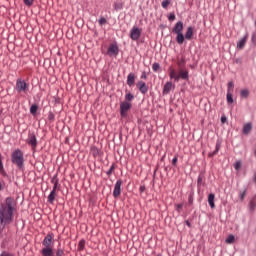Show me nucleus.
<instances>
[{
    "instance_id": "1",
    "label": "nucleus",
    "mask_w": 256,
    "mask_h": 256,
    "mask_svg": "<svg viewBox=\"0 0 256 256\" xmlns=\"http://www.w3.org/2000/svg\"><path fill=\"white\" fill-rule=\"evenodd\" d=\"M13 222V206L11 204H0V229Z\"/></svg>"
},
{
    "instance_id": "2",
    "label": "nucleus",
    "mask_w": 256,
    "mask_h": 256,
    "mask_svg": "<svg viewBox=\"0 0 256 256\" xmlns=\"http://www.w3.org/2000/svg\"><path fill=\"white\" fill-rule=\"evenodd\" d=\"M169 75H170V79H174V81H179V79H183L184 81H187V79H189V71L183 68H180L177 74V72L175 71V68L170 67Z\"/></svg>"
},
{
    "instance_id": "3",
    "label": "nucleus",
    "mask_w": 256,
    "mask_h": 256,
    "mask_svg": "<svg viewBox=\"0 0 256 256\" xmlns=\"http://www.w3.org/2000/svg\"><path fill=\"white\" fill-rule=\"evenodd\" d=\"M172 32L177 35L176 41L178 45H183V43H185V35H183V22H177L172 29Z\"/></svg>"
},
{
    "instance_id": "4",
    "label": "nucleus",
    "mask_w": 256,
    "mask_h": 256,
    "mask_svg": "<svg viewBox=\"0 0 256 256\" xmlns=\"http://www.w3.org/2000/svg\"><path fill=\"white\" fill-rule=\"evenodd\" d=\"M23 152L21 150H15L12 153V163L18 167V169H21L23 167Z\"/></svg>"
},
{
    "instance_id": "5",
    "label": "nucleus",
    "mask_w": 256,
    "mask_h": 256,
    "mask_svg": "<svg viewBox=\"0 0 256 256\" xmlns=\"http://www.w3.org/2000/svg\"><path fill=\"white\" fill-rule=\"evenodd\" d=\"M15 89L17 93H27L29 91V84L25 80L18 79Z\"/></svg>"
},
{
    "instance_id": "6",
    "label": "nucleus",
    "mask_w": 256,
    "mask_h": 256,
    "mask_svg": "<svg viewBox=\"0 0 256 256\" xmlns=\"http://www.w3.org/2000/svg\"><path fill=\"white\" fill-rule=\"evenodd\" d=\"M131 103L128 101H123L120 103V115L121 117L125 118L127 117L129 111H131Z\"/></svg>"
},
{
    "instance_id": "7",
    "label": "nucleus",
    "mask_w": 256,
    "mask_h": 256,
    "mask_svg": "<svg viewBox=\"0 0 256 256\" xmlns=\"http://www.w3.org/2000/svg\"><path fill=\"white\" fill-rule=\"evenodd\" d=\"M234 89H235V84L233 83V81L228 82V84H227V95H226L228 105H231V103H233V91H234Z\"/></svg>"
},
{
    "instance_id": "8",
    "label": "nucleus",
    "mask_w": 256,
    "mask_h": 256,
    "mask_svg": "<svg viewBox=\"0 0 256 256\" xmlns=\"http://www.w3.org/2000/svg\"><path fill=\"white\" fill-rule=\"evenodd\" d=\"M53 233H49L44 240L42 241V245L44 248L53 249Z\"/></svg>"
},
{
    "instance_id": "9",
    "label": "nucleus",
    "mask_w": 256,
    "mask_h": 256,
    "mask_svg": "<svg viewBox=\"0 0 256 256\" xmlns=\"http://www.w3.org/2000/svg\"><path fill=\"white\" fill-rule=\"evenodd\" d=\"M140 37H141V29L134 26L130 31V39H132V41H138Z\"/></svg>"
},
{
    "instance_id": "10",
    "label": "nucleus",
    "mask_w": 256,
    "mask_h": 256,
    "mask_svg": "<svg viewBox=\"0 0 256 256\" xmlns=\"http://www.w3.org/2000/svg\"><path fill=\"white\" fill-rule=\"evenodd\" d=\"M136 87L142 95L147 94V91H149V86L144 81H138Z\"/></svg>"
},
{
    "instance_id": "11",
    "label": "nucleus",
    "mask_w": 256,
    "mask_h": 256,
    "mask_svg": "<svg viewBox=\"0 0 256 256\" xmlns=\"http://www.w3.org/2000/svg\"><path fill=\"white\" fill-rule=\"evenodd\" d=\"M121 185H123V181L117 180L114 186V191H113V197L117 199L119 195H121Z\"/></svg>"
},
{
    "instance_id": "12",
    "label": "nucleus",
    "mask_w": 256,
    "mask_h": 256,
    "mask_svg": "<svg viewBox=\"0 0 256 256\" xmlns=\"http://www.w3.org/2000/svg\"><path fill=\"white\" fill-rule=\"evenodd\" d=\"M28 145H31L33 151L37 148V137L35 134H30L27 139Z\"/></svg>"
},
{
    "instance_id": "13",
    "label": "nucleus",
    "mask_w": 256,
    "mask_h": 256,
    "mask_svg": "<svg viewBox=\"0 0 256 256\" xmlns=\"http://www.w3.org/2000/svg\"><path fill=\"white\" fill-rule=\"evenodd\" d=\"M108 55H119V48L115 44H111L108 48Z\"/></svg>"
},
{
    "instance_id": "14",
    "label": "nucleus",
    "mask_w": 256,
    "mask_h": 256,
    "mask_svg": "<svg viewBox=\"0 0 256 256\" xmlns=\"http://www.w3.org/2000/svg\"><path fill=\"white\" fill-rule=\"evenodd\" d=\"M172 88H173V83L166 82L164 87H163V94L164 95H169V93H171Z\"/></svg>"
},
{
    "instance_id": "15",
    "label": "nucleus",
    "mask_w": 256,
    "mask_h": 256,
    "mask_svg": "<svg viewBox=\"0 0 256 256\" xmlns=\"http://www.w3.org/2000/svg\"><path fill=\"white\" fill-rule=\"evenodd\" d=\"M184 39L191 41L193 39V27H188L184 36Z\"/></svg>"
},
{
    "instance_id": "16",
    "label": "nucleus",
    "mask_w": 256,
    "mask_h": 256,
    "mask_svg": "<svg viewBox=\"0 0 256 256\" xmlns=\"http://www.w3.org/2000/svg\"><path fill=\"white\" fill-rule=\"evenodd\" d=\"M42 256H54L53 248H42L41 250Z\"/></svg>"
},
{
    "instance_id": "17",
    "label": "nucleus",
    "mask_w": 256,
    "mask_h": 256,
    "mask_svg": "<svg viewBox=\"0 0 256 256\" xmlns=\"http://www.w3.org/2000/svg\"><path fill=\"white\" fill-rule=\"evenodd\" d=\"M127 85L129 87H133V85H135V74H133V73L128 74Z\"/></svg>"
},
{
    "instance_id": "18",
    "label": "nucleus",
    "mask_w": 256,
    "mask_h": 256,
    "mask_svg": "<svg viewBox=\"0 0 256 256\" xmlns=\"http://www.w3.org/2000/svg\"><path fill=\"white\" fill-rule=\"evenodd\" d=\"M252 130H253V124H251L250 122L243 126L244 135H249V133H251Z\"/></svg>"
},
{
    "instance_id": "19",
    "label": "nucleus",
    "mask_w": 256,
    "mask_h": 256,
    "mask_svg": "<svg viewBox=\"0 0 256 256\" xmlns=\"http://www.w3.org/2000/svg\"><path fill=\"white\" fill-rule=\"evenodd\" d=\"M248 35L244 36L238 43H237V48L238 49H243L247 43Z\"/></svg>"
},
{
    "instance_id": "20",
    "label": "nucleus",
    "mask_w": 256,
    "mask_h": 256,
    "mask_svg": "<svg viewBox=\"0 0 256 256\" xmlns=\"http://www.w3.org/2000/svg\"><path fill=\"white\" fill-rule=\"evenodd\" d=\"M208 203L211 209H215V194L211 193L208 195Z\"/></svg>"
},
{
    "instance_id": "21",
    "label": "nucleus",
    "mask_w": 256,
    "mask_h": 256,
    "mask_svg": "<svg viewBox=\"0 0 256 256\" xmlns=\"http://www.w3.org/2000/svg\"><path fill=\"white\" fill-rule=\"evenodd\" d=\"M55 197H57V191L52 190L48 196V203H54Z\"/></svg>"
},
{
    "instance_id": "22",
    "label": "nucleus",
    "mask_w": 256,
    "mask_h": 256,
    "mask_svg": "<svg viewBox=\"0 0 256 256\" xmlns=\"http://www.w3.org/2000/svg\"><path fill=\"white\" fill-rule=\"evenodd\" d=\"M0 174H2L3 177L7 176V172H5V168L3 167V160H2L1 154H0Z\"/></svg>"
},
{
    "instance_id": "23",
    "label": "nucleus",
    "mask_w": 256,
    "mask_h": 256,
    "mask_svg": "<svg viewBox=\"0 0 256 256\" xmlns=\"http://www.w3.org/2000/svg\"><path fill=\"white\" fill-rule=\"evenodd\" d=\"M51 183H53L54 185L52 191H57V187L59 185V180L57 179V177H53Z\"/></svg>"
},
{
    "instance_id": "24",
    "label": "nucleus",
    "mask_w": 256,
    "mask_h": 256,
    "mask_svg": "<svg viewBox=\"0 0 256 256\" xmlns=\"http://www.w3.org/2000/svg\"><path fill=\"white\" fill-rule=\"evenodd\" d=\"M225 243H227L228 245H231L232 243H235V236L233 234L229 235L226 238Z\"/></svg>"
},
{
    "instance_id": "25",
    "label": "nucleus",
    "mask_w": 256,
    "mask_h": 256,
    "mask_svg": "<svg viewBox=\"0 0 256 256\" xmlns=\"http://www.w3.org/2000/svg\"><path fill=\"white\" fill-rule=\"evenodd\" d=\"M240 97H242L243 99H247V97H249V91L247 89L241 90Z\"/></svg>"
},
{
    "instance_id": "26",
    "label": "nucleus",
    "mask_w": 256,
    "mask_h": 256,
    "mask_svg": "<svg viewBox=\"0 0 256 256\" xmlns=\"http://www.w3.org/2000/svg\"><path fill=\"white\" fill-rule=\"evenodd\" d=\"M135 99V96L129 92L125 95V101H127L129 103V101H133Z\"/></svg>"
},
{
    "instance_id": "27",
    "label": "nucleus",
    "mask_w": 256,
    "mask_h": 256,
    "mask_svg": "<svg viewBox=\"0 0 256 256\" xmlns=\"http://www.w3.org/2000/svg\"><path fill=\"white\" fill-rule=\"evenodd\" d=\"M177 65L179 69H183V67H185V58H181L180 60H178Z\"/></svg>"
},
{
    "instance_id": "28",
    "label": "nucleus",
    "mask_w": 256,
    "mask_h": 256,
    "mask_svg": "<svg viewBox=\"0 0 256 256\" xmlns=\"http://www.w3.org/2000/svg\"><path fill=\"white\" fill-rule=\"evenodd\" d=\"M152 69H153V71H155L157 73V71L161 70V65H159V63L155 62L152 64Z\"/></svg>"
},
{
    "instance_id": "29",
    "label": "nucleus",
    "mask_w": 256,
    "mask_h": 256,
    "mask_svg": "<svg viewBox=\"0 0 256 256\" xmlns=\"http://www.w3.org/2000/svg\"><path fill=\"white\" fill-rule=\"evenodd\" d=\"M39 109V107L37 106V105H32L31 107H30V113L32 114V115H35L36 113H37V110Z\"/></svg>"
},
{
    "instance_id": "30",
    "label": "nucleus",
    "mask_w": 256,
    "mask_h": 256,
    "mask_svg": "<svg viewBox=\"0 0 256 256\" xmlns=\"http://www.w3.org/2000/svg\"><path fill=\"white\" fill-rule=\"evenodd\" d=\"M113 171H115V164H112L110 169L106 172V175H108V177H111V175H113Z\"/></svg>"
},
{
    "instance_id": "31",
    "label": "nucleus",
    "mask_w": 256,
    "mask_h": 256,
    "mask_svg": "<svg viewBox=\"0 0 256 256\" xmlns=\"http://www.w3.org/2000/svg\"><path fill=\"white\" fill-rule=\"evenodd\" d=\"M115 11H121L123 9V3H114Z\"/></svg>"
},
{
    "instance_id": "32",
    "label": "nucleus",
    "mask_w": 256,
    "mask_h": 256,
    "mask_svg": "<svg viewBox=\"0 0 256 256\" xmlns=\"http://www.w3.org/2000/svg\"><path fill=\"white\" fill-rule=\"evenodd\" d=\"M169 5H171V0H164L162 2L163 9H167V7H169Z\"/></svg>"
},
{
    "instance_id": "33",
    "label": "nucleus",
    "mask_w": 256,
    "mask_h": 256,
    "mask_svg": "<svg viewBox=\"0 0 256 256\" xmlns=\"http://www.w3.org/2000/svg\"><path fill=\"white\" fill-rule=\"evenodd\" d=\"M78 249L80 251H83V249H85V240H81L78 244Z\"/></svg>"
},
{
    "instance_id": "34",
    "label": "nucleus",
    "mask_w": 256,
    "mask_h": 256,
    "mask_svg": "<svg viewBox=\"0 0 256 256\" xmlns=\"http://www.w3.org/2000/svg\"><path fill=\"white\" fill-rule=\"evenodd\" d=\"M26 7H31L35 0H23Z\"/></svg>"
},
{
    "instance_id": "35",
    "label": "nucleus",
    "mask_w": 256,
    "mask_h": 256,
    "mask_svg": "<svg viewBox=\"0 0 256 256\" xmlns=\"http://www.w3.org/2000/svg\"><path fill=\"white\" fill-rule=\"evenodd\" d=\"M99 25H105L107 23V19L105 17H101L98 20Z\"/></svg>"
},
{
    "instance_id": "36",
    "label": "nucleus",
    "mask_w": 256,
    "mask_h": 256,
    "mask_svg": "<svg viewBox=\"0 0 256 256\" xmlns=\"http://www.w3.org/2000/svg\"><path fill=\"white\" fill-rule=\"evenodd\" d=\"M241 161H237L235 164H234V169L236 171H239V169H241Z\"/></svg>"
},
{
    "instance_id": "37",
    "label": "nucleus",
    "mask_w": 256,
    "mask_h": 256,
    "mask_svg": "<svg viewBox=\"0 0 256 256\" xmlns=\"http://www.w3.org/2000/svg\"><path fill=\"white\" fill-rule=\"evenodd\" d=\"M63 255H65V252L63 251V249L58 248L56 251V256H63Z\"/></svg>"
},
{
    "instance_id": "38",
    "label": "nucleus",
    "mask_w": 256,
    "mask_h": 256,
    "mask_svg": "<svg viewBox=\"0 0 256 256\" xmlns=\"http://www.w3.org/2000/svg\"><path fill=\"white\" fill-rule=\"evenodd\" d=\"M219 147V144H216V149L212 154H210V157H213V155H217V153H219Z\"/></svg>"
},
{
    "instance_id": "39",
    "label": "nucleus",
    "mask_w": 256,
    "mask_h": 256,
    "mask_svg": "<svg viewBox=\"0 0 256 256\" xmlns=\"http://www.w3.org/2000/svg\"><path fill=\"white\" fill-rule=\"evenodd\" d=\"M177 161H178V157L177 156H174V158L172 159V165L174 167H177Z\"/></svg>"
},
{
    "instance_id": "40",
    "label": "nucleus",
    "mask_w": 256,
    "mask_h": 256,
    "mask_svg": "<svg viewBox=\"0 0 256 256\" xmlns=\"http://www.w3.org/2000/svg\"><path fill=\"white\" fill-rule=\"evenodd\" d=\"M201 183H203V177L199 176L197 180V186L201 187Z\"/></svg>"
},
{
    "instance_id": "41",
    "label": "nucleus",
    "mask_w": 256,
    "mask_h": 256,
    "mask_svg": "<svg viewBox=\"0 0 256 256\" xmlns=\"http://www.w3.org/2000/svg\"><path fill=\"white\" fill-rule=\"evenodd\" d=\"M183 209V204H178L176 206V210L178 211V213H181V210Z\"/></svg>"
},
{
    "instance_id": "42",
    "label": "nucleus",
    "mask_w": 256,
    "mask_h": 256,
    "mask_svg": "<svg viewBox=\"0 0 256 256\" xmlns=\"http://www.w3.org/2000/svg\"><path fill=\"white\" fill-rule=\"evenodd\" d=\"M247 193V190H244L243 192H240V199H245V195Z\"/></svg>"
},
{
    "instance_id": "43",
    "label": "nucleus",
    "mask_w": 256,
    "mask_h": 256,
    "mask_svg": "<svg viewBox=\"0 0 256 256\" xmlns=\"http://www.w3.org/2000/svg\"><path fill=\"white\" fill-rule=\"evenodd\" d=\"M252 43H254L255 45H256V32H254L253 34H252Z\"/></svg>"
},
{
    "instance_id": "44",
    "label": "nucleus",
    "mask_w": 256,
    "mask_h": 256,
    "mask_svg": "<svg viewBox=\"0 0 256 256\" xmlns=\"http://www.w3.org/2000/svg\"><path fill=\"white\" fill-rule=\"evenodd\" d=\"M168 19L169 21H175V14H170Z\"/></svg>"
},
{
    "instance_id": "45",
    "label": "nucleus",
    "mask_w": 256,
    "mask_h": 256,
    "mask_svg": "<svg viewBox=\"0 0 256 256\" xmlns=\"http://www.w3.org/2000/svg\"><path fill=\"white\" fill-rule=\"evenodd\" d=\"M3 189H5V182L4 181L0 182V191H3Z\"/></svg>"
},
{
    "instance_id": "46",
    "label": "nucleus",
    "mask_w": 256,
    "mask_h": 256,
    "mask_svg": "<svg viewBox=\"0 0 256 256\" xmlns=\"http://www.w3.org/2000/svg\"><path fill=\"white\" fill-rule=\"evenodd\" d=\"M255 207H256V203H255V201L252 200V201L250 202V208H251V209H255Z\"/></svg>"
},
{
    "instance_id": "47",
    "label": "nucleus",
    "mask_w": 256,
    "mask_h": 256,
    "mask_svg": "<svg viewBox=\"0 0 256 256\" xmlns=\"http://www.w3.org/2000/svg\"><path fill=\"white\" fill-rule=\"evenodd\" d=\"M221 123H227V117L222 116L221 117Z\"/></svg>"
},
{
    "instance_id": "48",
    "label": "nucleus",
    "mask_w": 256,
    "mask_h": 256,
    "mask_svg": "<svg viewBox=\"0 0 256 256\" xmlns=\"http://www.w3.org/2000/svg\"><path fill=\"white\" fill-rule=\"evenodd\" d=\"M145 186H140L139 191L140 193H145Z\"/></svg>"
},
{
    "instance_id": "49",
    "label": "nucleus",
    "mask_w": 256,
    "mask_h": 256,
    "mask_svg": "<svg viewBox=\"0 0 256 256\" xmlns=\"http://www.w3.org/2000/svg\"><path fill=\"white\" fill-rule=\"evenodd\" d=\"M190 205L193 204V196H189V199H188Z\"/></svg>"
},
{
    "instance_id": "50",
    "label": "nucleus",
    "mask_w": 256,
    "mask_h": 256,
    "mask_svg": "<svg viewBox=\"0 0 256 256\" xmlns=\"http://www.w3.org/2000/svg\"><path fill=\"white\" fill-rule=\"evenodd\" d=\"M0 256H12V255L7 252H3Z\"/></svg>"
},
{
    "instance_id": "51",
    "label": "nucleus",
    "mask_w": 256,
    "mask_h": 256,
    "mask_svg": "<svg viewBox=\"0 0 256 256\" xmlns=\"http://www.w3.org/2000/svg\"><path fill=\"white\" fill-rule=\"evenodd\" d=\"M141 79H147V75L145 74V72H143V74L141 75Z\"/></svg>"
},
{
    "instance_id": "52",
    "label": "nucleus",
    "mask_w": 256,
    "mask_h": 256,
    "mask_svg": "<svg viewBox=\"0 0 256 256\" xmlns=\"http://www.w3.org/2000/svg\"><path fill=\"white\" fill-rule=\"evenodd\" d=\"M185 223H186L187 227H191V222H189V220H186Z\"/></svg>"
},
{
    "instance_id": "53",
    "label": "nucleus",
    "mask_w": 256,
    "mask_h": 256,
    "mask_svg": "<svg viewBox=\"0 0 256 256\" xmlns=\"http://www.w3.org/2000/svg\"><path fill=\"white\" fill-rule=\"evenodd\" d=\"M49 119H53V114H50V115H49Z\"/></svg>"
}]
</instances>
